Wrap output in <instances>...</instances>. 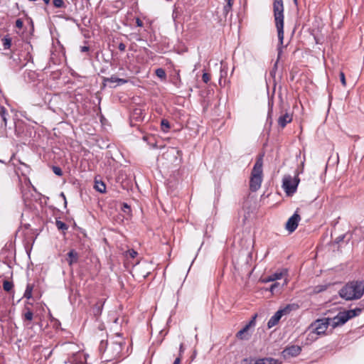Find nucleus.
Returning a JSON list of instances; mask_svg holds the SVG:
<instances>
[{
    "mask_svg": "<svg viewBox=\"0 0 364 364\" xmlns=\"http://www.w3.org/2000/svg\"><path fill=\"white\" fill-rule=\"evenodd\" d=\"M274 17L275 26L277 30L279 45L277 47V60L282 53V46L284 41V4L283 0H274L273 3Z\"/></svg>",
    "mask_w": 364,
    "mask_h": 364,
    "instance_id": "1",
    "label": "nucleus"
},
{
    "mask_svg": "<svg viewBox=\"0 0 364 364\" xmlns=\"http://www.w3.org/2000/svg\"><path fill=\"white\" fill-rule=\"evenodd\" d=\"M346 301L360 299L364 294V280H352L347 282L338 291Z\"/></svg>",
    "mask_w": 364,
    "mask_h": 364,
    "instance_id": "2",
    "label": "nucleus"
},
{
    "mask_svg": "<svg viewBox=\"0 0 364 364\" xmlns=\"http://www.w3.org/2000/svg\"><path fill=\"white\" fill-rule=\"evenodd\" d=\"M262 181V160L258 159L255 162L250 178V188L252 191H257L261 186Z\"/></svg>",
    "mask_w": 364,
    "mask_h": 364,
    "instance_id": "3",
    "label": "nucleus"
},
{
    "mask_svg": "<svg viewBox=\"0 0 364 364\" xmlns=\"http://www.w3.org/2000/svg\"><path fill=\"white\" fill-rule=\"evenodd\" d=\"M122 350V342H112L105 350V361H111L119 357Z\"/></svg>",
    "mask_w": 364,
    "mask_h": 364,
    "instance_id": "4",
    "label": "nucleus"
},
{
    "mask_svg": "<svg viewBox=\"0 0 364 364\" xmlns=\"http://www.w3.org/2000/svg\"><path fill=\"white\" fill-rule=\"evenodd\" d=\"M328 326H331L330 318H323L317 319L312 323L309 326V329H313L317 334L321 336L325 334Z\"/></svg>",
    "mask_w": 364,
    "mask_h": 364,
    "instance_id": "5",
    "label": "nucleus"
},
{
    "mask_svg": "<svg viewBox=\"0 0 364 364\" xmlns=\"http://www.w3.org/2000/svg\"><path fill=\"white\" fill-rule=\"evenodd\" d=\"M299 180L292 179L291 176H285L283 178L282 187L285 192L288 194H292L296 192Z\"/></svg>",
    "mask_w": 364,
    "mask_h": 364,
    "instance_id": "6",
    "label": "nucleus"
},
{
    "mask_svg": "<svg viewBox=\"0 0 364 364\" xmlns=\"http://www.w3.org/2000/svg\"><path fill=\"white\" fill-rule=\"evenodd\" d=\"M302 348L297 345H291L287 346L282 352L281 355L284 360L290 358H294L300 355Z\"/></svg>",
    "mask_w": 364,
    "mask_h": 364,
    "instance_id": "7",
    "label": "nucleus"
},
{
    "mask_svg": "<svg viewBox=\"0 0 364 364\" xmlns=\"http://www.w3.org/2000/svg\"><path fill=\"white\" fill-rule=\"evenodd\" d=\"M291 310V306L287 305L285 308L280 309L277 311L268 321L267 322V326L269 328H272L273 326H276L282 316L284 314H289Z\"/></svg>",
    "mask_w": 364,
    "mask_h": 364,
    "instance_id": "8",
    "label": "nucleus"
},
{
    "mask_svg": "<svg viewBox=\"0 0 364 364\" xmlns=\"http://www.w3.org/2000/svg\"><path fill=\"white\" fill-rule=\"evenodd\" d=\"M349 316L346 311H340L333 318H330L331 326L335 328L346 323L349 320Z\"/></svg>",
    "mask_w": 364,
    "mask_h": 364,
    "instance_id": "9",
    "label": "nucleus"
},
{
    "mask_svg": "<svg viewBox=\"0 0 364 364\" xmlns=\"http://www.w3.org/2000/svg\"><path fill=\"white\" fill-rule=\"evenodd\" d=\"M301 220V216L298 213V211L295 213L288 219L285 228L289 232H293L297 228L299 221Z\"/></svg>",
    "mask_w": 364,
    "mask_h": 364,
    "instance_id": "10",
    "label": "nucleus"
},
{
    "mask_svg": "<svg viewBox=\"0 0 364 364\" xmlns=\"http://www.w3.org/2000/svg\"><path fill=\"white\" fill-rule=\"evenodd\" d=\"M62 348L63 352L67 356L65 360H68L70 357L74 356L80 350L79 346L73 343H65L62 345Z\"/></svg>",
    "mask_w": 364,
    "mask_h": 364,
    "instance_id": "11",
    "label": "nucleus"
},
{
    "mask_svg": "<svg viewBox=\"0 0 364 364\" xmlns=\"http://www.w3.org/2000/svg\"><path fill=\"white\" fill-rule=\"evenodd\" d=\"M87 361L86 355L81 350L78 353H76L74 356L70 357L68 360H65V363L70 364H85Z\"/></svg>",
    "mask_w": 364,
    "mask_h": 364,
    "instance_id": "12",
    "label": "nucleus"
},
{
    "mask_svg": "<svg viewBox=\"0 0 364 364\" xmlns=\"http://www.w3.org/2000/svg\"><path fill=\"white\" fill-rule=\"evenodd\" d=\"M292 114L289 112H286L285 114L281 115L278 118V124L282 128H284L287 124L290 123L292 121Z\"/></svg>",
    "mask_w": 364,
    "mask_h": 364,
    "instance_id": "13",
    "label": "nucleus"
},
{
    "mask_svg": "<svg viewBox=\"0 0 364 364\" xmlns=\"http://www.w3.org/2000/svg\"><path fill=\"white\" fill-rule=\"evenodd\" d=\"M105 302V300L100 299L92 307V313L96 318H98L101 315Z\"/></svg>",
    "mask_w": 364,
    "mask_h": 364,
    "instance_id": "14",
    "label": "nucleus"
},
{
    "mask_svg": "<svg viewBox=\"0 0 364 364\" xmlns=\"http://www.w3.org/2000/svg\"><path fill=\"white\" fill-rule=\"evenodd\" d=\"M67 262L70 266L78 262L79 255L75 250H70L67 254Z\"/></svg>",
    "mask_w": 364,
    "mask_h": 364,
    "instance_id": "15",
    "label": "nucleus"
},
{
    "mask_svg": "<svg viewBox=\"0 0 364 364\" xmlns=\"http://www.w3.org/2000/svg\"><path fill=\"white\" fill-rule=\"evenodd\" d=\"M282 362L279 360L273 358H259L255 361V364H282Z\"/></svg>",
    "mask_w": 364,
    "mask_h": 364,
    "instance_id": "16",
    "label": "nucleus"
},
{
    "mask_svg": "<svg viewBox=\"0 0 364 364\" xmlns=\"http://www.w3.org/2000/svg\"><path fill=\"white\" fill-rule=\"evenodd\" d=\"M308 331H309V333H308L307 336H306V344L311 343L312 342H314L316 340H317L318 336H319V335L317 334L316 332L313 331V329H309V328Z\"/></svg>",
    "mask_w": 364,
    "mask_h": 364,
    "instance_id": "17",
    "label": "nucleus"
},
{
    "mask_svg": "<svg viewBox=\"0 0 364 364\" xmlns=\"http://www.w3.org/2000/svg\"><path fill=\"white\" fill-rule=\"evenodd\" d=\"M95 189L100 193H105L106 192V185L102 181L95 180Z\"/></svg>",
    "mask_w": 364,
    "mask_h": 364,
    "instance_id": "18",
    "label": "nucleus"
},
{
    "mask_svg": "<svg viewBox=\"0 0 364 364\" xmlns=\"http://www.w3.org/2000/svg\"><path fill=\"white\" fill-rule=\"evenodd\" d=\"M225 4L223 6V15L227 16V15L232 11V5L234 3V0H224Z\"/></svg>",
    "mask_w": 364,
    "mask_h": 364,
    "instance_id": "19",
    "label": "nucleus"
},
{
    "mask_svg": "<svg viewBox=\"0 0 364 364\" xmlns=\"http://www.w3.org/2000/svg\"><path fill=\"white\" fill-rule=\"evenodd\" d=\"M1 41L4 50L10 49L11 46L12 38L9 35H6L4 38H2Z\"/></svg>",
    "mask_w": 364,
    "mask_h": 364,
    "instance_id": "20",
    "label": "nucleus"
},
{
    "mask_svg": "<svg viewBox=\"0 0 364 364\" xmlns=\"http://www.w3.org/2000/svg\"><path fill=\"white\" fill-rule=\"evenodd\" d=\"M24 49L25 50H26V54L24 57V60L26 61V63L28 62L33 63V58L32 54L31 53V50L33 49L32 46L30 44H27L26 47H25Z\"/></svg>",
    "mask_w": 364,
    "mask_h": 364,
    "instance_id": "21",
    "label": "nucleus"
},
{
    "mask_svg": "<svg viewBox=\"0 0 364 364\" xmlns=\"http://www.w3.org/2000/svg\"><path fill=\"white\" fill-rule=\"evenodd\" d=\"M104 82H118L119 84H124L127 81L124 79L119 78L115 76H112L110 77L104 78Z\"/></svg>",
    "mask_w": 364,
    "mask_h": 364,
    "instance_id": "22",
    "label": "nucleus"
},
{
    "mask_svg": "<svg viewBox=\"0 0 364 364\" xmlns=\"http://www.w3.org/2000/svg\"><path fill=\"white\" fill-rule=\"evenodd\" d=\"M363 311V309L362 308H355L354 309H350V310H347V314L349 316V318H353L358 315H360V314Z\"/></svg>",
    "mask_w": 364,
    "mask_h": 364,
    "instance_id": "23",
    "label": "nucleus"
},
{
    "mask_svg": "<svg viewBox=\"0 0 364 364\" xmlns=\"http://www.w3.org/2000/svg\"><path fill=\"white\" fill-rule=\"evenodd\" d=\"M25 312L24 314H23V321H31L33 320V314L32 312V311L28 308V307H25Z\"/></svg>",
    "mask_w": 364,
    "mask_h": 364,
    "instance_id": "24",
    "label": "nucleus"
},
{
    "mask_svg": "<svg viewBox=\"0 0 364 364\" xmlns=\"http://www.w3.org/2000/svg\"><path fill=\"white\" fill-rule=\"evenodd\" d=\"M287 270L284 269L281 271L276 272L273 274H272V279L276 281L278 279H281L284 275L287 274Z\"/></svg>",
    "mask_w": 364,
    "mask_h": 364,
    "instance_id": "25",
    "label": "nucleus"
},
{
    "mask_svg": "<svg viewBox=\"0 0 364 364\" xmlns=\"http://www.w3.org/2000/svg\"><path fill=\"white\" fill-rule=\"evenodd\" d=\"M8 115V112L4 107H0V116L1 118V120L4 122V126H6L7 123V118L6 116Z\"/></svg>",
    "mask_w": 364,
    "mask_h": 364,
    "instance_id": "26",
    "label": "nucleus"
},
{
    "mask_svg": "<svg viewBox=\"0 0 364 364\" xmlns=\"http://www.w3.org/2000/svg\"><path fill=\"white\" fill-rule=\"evenodd\" d=\"M33 289V285L28 284L26 286V289L25 290L23 296L28 299H31L32 297Z\"/></svg>",
    "mask_w": 364,
    "mask_h": 364,
    "instance_id": "27",
    "label": "nucleus"
},
{
    "mask_svg": "<svg viewBox=\"0 0 364 364\" xmlns=\"http://www.w3.org/2000/svg\"><path fill=\"white\" fill-rule=\"evenodd\" d=\"M132 117L136 120H142L144 117L142 116V111L141 109H135L132 113Z\"/></svg>",
    "mask_w": 364,
    "mask_h": 364,
    "instance_id": "28",
    "label": "nucleus"
},
{
    "mask_svg": "<svg viewBox=\"0 0 364 364\" xmlns=\"http://www.w3.org/2000/svg\"><path fill=\"white\" fill-rule=\"evenodd\" d=\"M55 225L60 230L65 231L68 229V226L63 221L56 220Z\"/></svg>",
    "mask_w": 364,
    "mask_h": 364,
    "instance_id": "29",
    "label": "nucleus"
},
{
    "mask_svg": "<svg viewBox=\"0 0 364 364\" xmlns=\"http://www.w3.org/2000/svg\"><path fill=\"white\" fill-rule=\"evenodd\" d=\"M155 74L158 77H159L161 80H165L166 77V74L165 70L163 68H157L155 70Z\"/></svg>",
    "mask_w": 364,
    "mask_h": 364,
    "instance_id": "30",
    "label": "nucleus"
},
{
    "mask_svg": "<svg viewBox=\"0 0 364 364\" xmlns=\"http://www.w3.org/2000/svg\"><path fill=\"white\" fill-rule=\"evenodd\" d=\"M161 127L164 132H167L171 127L169 122L165 119H162L161 122Z\"/></svg>",
    "mask_w": 364,
    "mask_h": 364,
    "instance_id": "31",
    "label": "nucleus"
},
{
    "mask_svg": "<svg viewBox=\"0 0 364 364\" xmlns=\"http://www.w3.org/2000/svg\"><path fill=\"white\" fill-rule=\"evenodd\" d=\"M14 287V284L12 282H9L7 280L4 281L3 282V288L6 291H10Z\"/></svg>",
    "mask_w": 364,
    "mask_h": 364,
    "instance_id": "32",
    "label": "nucleus"
},
{
    "mask_svg": "<svg viewBox=\"0 0 364 364\" xmlns=\"http://www.w3.org/2000/svg\"><path fill=\"white\" fill-rule=\"evenodd\" d=\"M248 329H249V325H246L245 327H243L240 331H239L237 333V337L240 339H243L245 338L244 334L247 332Z\"/></svg>",
    "mask_w": 364,
    "mask_h": 364,
    "instance_id": "33",
    "label": "nucleus"
},
{
    "mask_svg": "<svg viewBox=\"0 0 364 364\" xmlns=\"http://www.w3.org/2000/svg\"><path fill=\"white\" fill-rule=\"evenodd\" d=\"M122 210L127 215H131L132 209L131 207L126 203H123L122 206Z\"/></svg>",
    "mask_w": 364,
    "mask_h": 364,
    "instance_id": "34",
    "label": "nucleus"
},
{
    "mask_svg": "<svg viewBox=\"0 0 364 364\" xmlns=\"http://www.w3.org/2000/svg\"><path fill=\"white\" fill-rule=\"evenodd\" d=\"M327 285H317L314 287V292L316 294L322 292L327 289Z\"/></svg>",
    "mask_w": 364,
    "mask_h": 364,
    "instance_id": "35",
    "label": "nucleus"
},
{
    "mask_svg": "<svg viewBox=\"0 0 364 364\" xmlns=\"http://www.w3.org/2000/svg\"><path fill=\"white\" fill-rule=\"evenodd\" d=\"M107 343L102 341L100 343L99 350L100 352H103L102 357L105 358V350L107 349Z\"/></svg>",
    "mask_w": 364,
    "mask_h": 364,
    "instance_id": "36",
    "label": "nucleus"
},
{
    "mask_svg": "<svg viewBox=\"0 0 364 364\" xmlns=\"http://www.w3.org/2000/svg\"><path fill=\"white\" fill-rule=\"evenodd\" d=\"M53 4L55 8H63L65 6L63 0H53Z\"/></svg>",
    "mask_w": 364,
    "mask_h": 364,
    "instance_id": "37",
    "label": "nucleus"
},
{
    "mask_svg": "<svg viewBox=\"0 0 364 364\" xmlns=\"http://www.w3.org/2000/svg\"><path fill=\"white\" fill-rule=\"evenodd\" d=\"M137 252L133 249L129 250L126 252L125 255L127 257L134 258L137 255Z\"/></svg>",
    "mask_w": 364,
    "mask_h": 364,
    "instance_id": "38",
    "label": "nucleus"
},
{
    "mask_svg": "<svg viewBox=\"0 0 364 364\" xmlns=\"http://www.w3.org/2000/svg\"><path fill=\"white\" fill-rule=\"evenodd\" d=\"M52 169L55 175L58 176H61L63 175V171L59 166H53Z\"/></svg>",
    "mask_w": 364,
    "mask_h": 364,
    "instance_id": "39",
    "label": "nucleus"
},
{
    "mask_svg": "<svg viewBox=\"0 0 364 364\" xmlns=\"http://www.w3.org/2000/svg\"><path fill=\"white\" fill-rule=\"evenodd\" d=\"M268 106H269V110H268V119H269V118H271L272 113L273 111V100H269Z\"/></svg>",
    "mask_w": 364,
    "mask_h": 364,
    "instance_id": "40",
    "label": "nucleus"
},
{
    "mask_svg": "<svg viewBox=\"0 0 364 364\" xmlns=\"http://www.w3.org/2000/svg\"><path fill=\"white\" fill-rule=\"evenodd\" d=\"M227 70L228 67L226 65L221 63V68H220V77H223L224 75L227 74Z\"/></svg>",
    "mask_w": 364,
    "mask_h": 364,
    "instance_id": "41",
    "label": "nucleus"
},
{
    "mask_svg": "<svg viewBox=\"0 0 364 364\" xmlns=\"http://www.w3.org/2000/svg\"><path fill=\"white\" fill-rule=\"evenodd\" d=\"M279 287H280V284H279V282H274V284H272L270 286V287H269V291H270L272 294H274V291H275V290H276L277 288H279Z\"/></svg>",
    "mask_w": 364,
    "mask_h": 364,
    "instance_id": "42",
    "label": "nucleus"
},
{
    "mask_svg": "<svg viewBox=\"0 0 364 364\" xmlns=\"http://www.w3.org/2000/svg\"><path fill=\"white\" fill-rule=\"evenodd\" d=\"M210 80V76L208 73H204L202 75V80L205 82V83H208Z\"/></svg>",
    "mask_w": 364,
    "mask_h": 364,
    "instance_id": "43",
    "label": "nucleus"
},
{
    "mask_svg": "<svg viewBox=\"0 0 364 364\" xmlns=\"http://www.w3.org/2000/svg\"><path fill=\"white\" fill-rule=\"evenodd\" d=\"M346 236H347L346 234H343V235H339L338 237H337L335 239V242L337 244L340 243L341 242L344 240V239L346 237Z\"/></svg>",
    "mask_w": 364,
    "mask_h": 364,
    "instance_id": "44",
    "label": "nucleus"
},
{
    "mask_svg": "<svg viewBox=\"0 0 364 364\" xmlns=\"http://www.w3.org/2000/svg\"><path fill=\"white\" fill-rule=\"evenodd\" d=\"M15 26L16 28L21 29L23 26V22L22 19L18 18L15 22Z\"/></svg>",
    "mask_w": 364,
    "mask_h": 364,
    "instance_id": "45",
    "label": "nucleus"
},
{
    "mask_svg": "<svg viewBox=\"0 0 364 364\" xmlns=\"http://www.w3.org/2000/svg\"><path fill=\"white\" fill-rule=\"evenodd\" d=\"M339 76H340V80H341V82L342 83V85L343 86H346V77H345V74L343 72H341L340 74H339Z\"/></svg>",
    "mask_w": 364,
    "mask_h": 364,
    "instance_id": "46",
    "label": "nucleus"
},
{
    "mask_svg": "<svg viewBox=\"0 0 364 364\" xmlns=\"http://www.w3.org/2000/svg\"><path fill=\"white\" fill-rule=\"evenodd\" d=\"M80 50L82 53H87L90 50V47L87 46H80Z\"/></svg>",
    "mask_w": 364,
    "mask_h": 364,
    "instance_id": "47",
    "label": "nucleus"
},
{
    "mask_svg": "<svg viewBox=\"0 0 364 364\" xmlns=\"http://www.w3.org/2000/svg\"><path fill=\"white\" fill-rule=\"evenodd\" d=\"M262 282L264 283H267V282H274V280L272 279V275H269L267 277L263 279Z\"/></svg>",
    "mask_w": 364,
    "mask_h": 364,
    "instance_id": "48",
    "label": "nucleus"
},
{
    "mask_svg": "<svg viewBox=\"0 0 364 364\" xmlns=\"http://www.w3.org/2000/svg\"><path fill=\"white\" fill-rule=\"evenodd\" d=\"M118 48H119V50L120 51L123 52V51H124V50H125V49H126V46H125V44H124V43H120L119 44V46H118Z\"/></svg>",
    "mask_w": 364,
    "mask_h": 364,
    "instance_id": "49",
    "label": "nucleus"
},
{
    "mask_svg": "<svg viewBox=\"0 0 364 364\" xmlns=\"http://www.w3.org/2000/svg\"><path fill=\"white\" fill-rule=\"evenodd\" d=\"M136 23L139 27H142L144 26L142 21L139 18H136Z\"/></svg>",
    "mask_w": 364,
    "mask_h": 364,
    "instance_id": "50",
    "label": "nucleus"
},
{
    "mask_svg": "<svg viewBox=\"0 0 364 364\" xmlns=\"http://www.w3.org/2000/svg\"><path fill=\"white\" fill-rule=\"evenodd\" d=\"M256 318V315L252 318V319L249 322L247 325H249V327L252 325H255V319Z\"/></svg>",
    "mask_w": 364,
    "mask_h": 364,
    "instance_id": "51",
    "label": "nucleus"
},
{
    "mask_svg": "<svg viewBox=\"0 0 364 364\" xmlns=\"http://www.w3.org/2000/svg\"><path fill=\"white\" fill-rule=\"evenodd\" d=\"M180 363H181V358H176L173 364H180Z\"/></svg>",
    "mask_w": 364,
    "mask_h": 364,
    "instance_id": "52",
    "label": "nucleus"
},
{
    "mask_svg": "<svg viewBox=\"0 0 364 364\" xmlns=\"http://www.w3.org/2000/svg\"><path fill=\"white\" fill-rule=\"evenodd\" d=\"M60 196H61V197H63L64 198L65 204L66 205L67 204V201H66V198H65V194L63 193H61Z\"/></svg>",
    "mask_w": 364,
    "mask_h": 364,
    "instance_id": "53",
    "label": "nucleus"
},
{
    "mask_svg": "<svg viewBox=\"0 0 364 364\" xmlns=\"http://www.w3.org/2000/svg\"><path fill=\"white\" fill-rule=\"evenodd\" d=\"M46 4H48L50 0H43Z\"/></svg>",
    "mask_w": 364,
    "mask_h": 364,
    "instance_id": "54",
    "label": "nucleus"
},
{
    "mask_svg": "<svg viewBox=\"0 0 364 364\" xmlns=\"http://www.w3.org/2000/svg\"><path fill=\"white\" fill-rule=\"evenodd\" d=\"M148 139H149V137H148V136H144L143 137V139H144V141H147V140H148Z\"/></svg>",
    "mask_w": 364,
    "mask_h": 364,
    "instance_id": "55",
    "label": "nucleus"
},
{
    "mask_svg": "<svg viewBox=\"0 0 364 364\" xmlns=\"http://www.w3.org/2000/svg\"><path fill=\"white\" fill-rule=\"evenodd\" d=\"M63 18H64L65 19H66V20H70V19H71V18H68V17H63Z\"/></svg>",
    "mask_w": 364,
    "mask_h": 364,
    "instance_id": "56",
    "label": "nucleus"
},
{
    "mask_svg": "<svg viewBox=\"0 0 364 364\" xmlns=\"http://www.w3.org/2000/svg\"><path fill=\"white\" fill-rule=\"evenodd\" d=\"M277 61L274 64V68L276 69L277 68Z\"/></svg>",
    "mask_w": 364,
    "mask_h": 364,
    "instance_id": "57",
    "label": "nucleus"
},
{
    "mask_svg": "<svg viewBox=\"0 0 364 364\" xmlns=\"http://www.w3.org/2000/svg\"><path fill=\"white\" fill-rule=\"evenodd\" d=\"M273 74H274V71H272V72L270 73V75H273Z\"/></svg>",
    "mask_w": 364,
    "mask_h": 364,
    "instance_id": "58",
    "label": "nucleus"
},
{
    "mask_svg": "<svg viewBox=\"0 0 364 364\" xmlns=\"http://www.w3.org/2000/svg\"><path fill=\"white\" fill-rule=\"evenodd\" d=\"M295 4H297V0H294Z\"/></svg>",
    "mask_w": 364,
    "mask_h": 364,
    "instance_id": "59",
    "label": "nucleus"
},
{
    "mask_svg": "<svg viewBox=\"0 0 364 364\" xmlns=\"http://www.w3.org/2000/svg\"><path fill=\"white\" fill-rule=\"evenodd\" d=\"M244 362H245H245H247V359H245V360H244Z\"/></svg>",
    "mask_w": 364,
    "mask_h": 364,
    "instance_id": "60",
    "label": "nucleus"
}]
</instances>
